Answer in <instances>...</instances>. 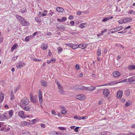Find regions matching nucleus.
I'll list each match as a JSON object with an SVG mask.
<instances>
[{"mask_svg":"<svg viewBox=\"0 0 135 135\" xmlns=\"http://www.w3.org/2000/svg\"><path fill=\"white\" fill-rule=\"evenodd\" d=\"M16 17L17 19L19 21L21 24L23 26H27L29 25V23L24 18L18 15H16Z\"/></svg>","mask_w":135,"mask_h":135,"instance_id":"nucleus-1","label":"nucleus"},{"mask_svg":"<svg viewBox=\"0 0 135 135\" xmlns=\"http://www.w3.org/2000/svg\"><path fill=\"white\" fill-rule=\"evenodd\" d=\"M29 103V100L28 98L27 97L24 98L20 100V105H28Z\"/></svg>","mask_w":135,"mask_h":135,"instance_id":"nucleus-2","label":"nucleus"},{"mask_svg":"<svg viewBox=\"0 0 135 135\" xmlns=\"http://www.w3.org/2000/svg\"><path fill=\"white\" fill-rule=\"evenodd\" d=\"M66 45L70 46L72 49H76L78 48V45L75 44H66Z\"/></svg>","mask_w":135,"mask_h":135,"instance_id":"nucleus-3","label":"nucleus"},{"mask_svg":"<svg viewBox=\"0 0 135 135\" xmlns=\"http://www.w3.org/2000/svg\"><path fill=\"white\" fill-rule=\"evenodd\" d=\"M42 92L41 90H39L38 92V97L39 102L41 104H42L43 100L42 98Z\"/></svg>","mask_w":135,"mask_h":135,"instance_id":"nucleus-4","label":"nucleus"},{"mask_svg":"<svg viewBox=\"0 0 135 135\" xmlns=\"http://www.w3.org/2000/svg\"><path fill=\"white\" fill-rule=\"evenodd\" d=\"M75 98L79 100H83L85 99L86 97L85 95L81 94L76 96Z\"/></svg>","mask_w":135,"mask_h":135,"instance_id":"nucleus-5","label":"nucleus"},{"mask_svg":"<svg viewBox=\"0 0 135 135\" xmlns=\"http://www.w3.org/2000/svg\"><path fill=\"white\" fill-rule=\"evenodd\" d=\"M103 93L104 96L107 97L109 94L110 92L109 90L107 89H105L103 90Z\"/></svg>","mask_w":135,"mask_h":135,"instance_id":"nucleus-6","label":"nucleus"},{"mask_svg":"<svg viewBox=\"0 0 135 135\" xmlns=\"http://www.w3.org/2000/svg\"><path fill=\"white\" fill-rule=\"evenodd\" d=\"M27 105H20V106L24 110L27 111H30V108Z\"/></svg>","mask_w":135,"mask_h":135,"instance_id":"nucleus-7","label":"nucleus"},{"mask_svg":"<svg viewBox=\"0 0 135 135\" xmlns=\"http://www.w3.org/2000/svg\"><path fill=\"white\" fill-rule=\"evenodd\" d=\"M122 27L121 26H120L117 27L113 29H112V33H113L114 32H116L119 31L122 29Z\"/></svg>","mask_w":135,"mask_h":135,"instance_id":"nucleus-8","label":"nucleus"},{"mask_svg":"<svg viewBox=\"0 0 135 135\" xmlns=\"http://www.w3.org/2000/svg\"><path fill=\"white\" fill-rule=\"evenodd\" d=\"M48 12L47 10H44L43 12H39V15H40L39 16L41 17L42 16H45L46 15V13H47Z\"/></svg>","mask_w":135,"mask_h":135,"instance_id":"nucleus-9","label":"nucleus"},{"mask_svg":"<svg viewBox=\"0 0 135 135\" xmlns=\"http://www.w3.org/2000/svg\"><path fill=\"white\" fill-rule=\"evenodd\" d=\"M123 92L122 90H119L117 93V96L118 99H120L123 95Z\"/></svg>","mask_w":135,"mask_h":135,"instance_id":"nucleus-10","label":"nucleus"},{"mask_svg":"<svg viewBox=\"0 0 135 135\" xmlns=\"http://www.w3.org/2000/svg\"><path fill=\"white\" fill-rule=\"evenodd\" d=\"M129 82L130 84H134L135 81V76L129 78Z\"/></svg>","mask_w":135,"mask_h":135,"instance_id":"nucleus-11","label":"nucleus"},{"mask_svg":"<svg viewBox=\"0 0 135 135\" xmlns=\"http://www.w3.org/2000/svg\"><path fill=\"white\" fill-rule=\"evenodd\" d=\"M24 112L23 111H20L18 112V115L22 118H26V116L24 114Z\"/></svg>","mask_w":135,"mask_h":135,"instance_id":"nucleus-12","label":"nucleus"},{"mask_svg":"<svg viewBox=\"0 0 135 135\" xmlns=\"http://www.w3.org/2000/svg\"><path fill=\"white\" fill-rule=\"evenodd\" d=\"M40 47L43 50H46L48 47V45L47 44L44 43L41 45Z\"/></svg>","mask_w":135,"mask_h":135,"instance_id":"nucleus-13","label":"nucleus"},{"mask_svg":"<svg viewBox=\"0 0 135 135\" xmlns=\"http://www.w3.org/2000/svg\"><path fill=\"white\" fill-rule=\"evenodd\" d=\"M88 44L82 43L81 44L78 45V47L82 49H84L87 46Z\"/></svg>","mask_w":135,"mask_h":135,"instance_id":"nucleus-14","label":"nucleus"},{"mask_svg":"<svg viewBox=\"0 0 135 135\" xmlns=\"http://www.w3.org/2000/svg\"><path fill=\"white\" fill-rule=\"evenodd\" d=\"M113 75L114 77H117L120 75V73L117 71H114L113 72Z\"/></svg>","mask_w":135,"mask_h":135,"instance_id":"nucleus-15","label":"nucleus"},{"mask_svg":"<svg viewBox=\"0 0 135 135\" xmlns=\"http://www.w3.org/2000/svg\"><path fill=\"white\" fill-rule=\"evenodd\" d=\"M30 100L31 102L32 103H35L36 102V100H37V99H35L34 98H33V96L31 94L30 95Z\"/></svg>","mask_w":135,"mask_h":135,"instance_id":"nucleus-16","label":"nucleus"},{"mask_svg":"<svg viewBox=\"0 0 135 135\" xmlns=\"http://www.w3.org/2000/svg\"><path fill=\"white\" fill-rule=\"evenodd\" d=\"M96 89V87L93 86H91L88 87L87 90L88 91H93Z\"/></svg>","mask_w":135,"mask_h":135,"instance_id":"nucleus-17","label":"nucleus"},{"mask_svg":"<svg viewBox=\"0 0 135 135\" xmlns=\"http://www.w3.org/2000/svg\"><path fill=\"white\" fill-rule=\"evenodd\" d=\"M56 10L57 11L60 12H63L65 11L63 8L58 7L56 8Z\"/></svg>","mask_w":135,"mask_h":135,"instance_id":"nucleus-18","label":"nucleus"},{"mask_svg":"<svg viewBox=\"0 0 135 135\" xmlns=\"http://www.w3.org/2000/svg\"><path fill=\"white\" fill-rule=\"evenodd\" d=\"M58 30L61 31H64L65 30V27L63 25H61L60 27H57Z\"/></svg>","mask_w":135,"mask_h":135,"instance_id":"nucleus-19","label":"nucleus"},{"mask_svg":"<svg viewBox=\"0 0 135 135\" xmlns=\"http://www.w3.org/2000/svg\"><path fill=\"white\" fill-rule=\"evenodd\" d=\"M124 22L125 23L127 22L129 23L132 20V18L131 17H130V18H124Z\"/></svg>","mask_w":135,"mask_h":135,"instance_id":"nucleus-20","label":"nucleus"},{"mask_svg":"<svg viewBox=\"0 0 135 135\" xmlns=\"http://www.w3.org/2000/svg\"><path fill=\"white\" fill-rule=\"evenodd\" d=\"M79 90H87L88 87L82 85H80L79 86Z\"/></svg>","mask_w":135,"mask_h":135,"instance_id":"nucleus-21","label":"nucleus"},{"mask_svg":"<svg viewBox=\"0 0 135 135\" xmlns=\"http://www.w3.org/2000/svg\"><path fill=\"white\" fill-rule=\"evenodd\" d=\"M127 68L129 70L135 69V66L133 65H130L128 66Z\"/></svg>","mask_w":135,"mask_h":135,"instance_id":"nucleus-22","label":"nucleus"},{"mask_svg":"<svg viewBox=\"0 0 135 135\" xmlns=\"http://www.w3.org/2000/svg\"><path fill=\"white\" fill-rule=\"evenodd\" d=\"M118 22L120 24H122L123 23H125L124 20V18H122L121 19L119 20L118 21Z\"/></svg>","mask_w":135,"mask_h":135,"instance_id":"nucleus-23","label":"nucleus"},{"mask_svg":"<svg viewBox=\"0 0 135 135\" xmlns=\"http://www.w3.org/2000/svg\"><path fill=\"white\" fill-rule=\"evenodd\" d=\"M128 14H132L133 15H135V11H134L132 9L131 10H129L128 12Z\"/></svg>","mask_w":135,"mask_h":135,"instance_id":"nucleus-24","label":"nucleus"},{"mask_svg":"<svg viewBox=\"0 0 135 135\" xmlns=\"http://www.w3.org/2000/svg\"><path fill=\"white\" fill-rule=\"evenodd\" d=\"M18 46L17 44L14 45L12 47L11 49L12 51H13L14 49H16Z\"/></svg>","mask_w":135,"mask_h":135,"instance_id":"nucleus-25","label":"nucleus"},{"mask_svg":"<svg viewBox=\"0 0 135 135\" xmlns=\"http://www.w3.org/2000/svg\"><path fill=\"white\" fill-rule=\"evenodd\" d=\"M30 123L26 121H24L22 122L21 123L22 125H24L25 126L28 125L30 124Z\"/></svg>","mask_w":135,"mask_h":135,"instance_id":"nucleus-26","label":"nucleus"},{"mask_svg":"<svg viewBox=\"0 0 135 135\" xmlns=\"http://www.w3.org/2000/svg\"><path fill=\"white\" fill-rule=\"evenodd\" d=\"M4 98V95L2 94H0V103L1 102Z\"/></svg>","mask_w":135,"mask_h":135,"instance_id":"nucleus-27","label":"nucleus"},{"mask_svg":"<svg viewBox=\"0 0 135 135\" xmlns=\"http://www.w3.org/2000/svg\"><path fill=\"white\" fill-rule=\"evenodd\" d=\"M79 86L75 85L73 86L72 88L74 90H79Z\"/></svg>","mask_w":135,"mask_h":135,"instance_id":"nucleus-28","label":"nucleus"},{"mask_svg":"<svg viewBox=\"0 0 135 135\" xmlns=\"http://www.w3.org/2000/svg\"><path fill=\"white\" fill-rule=\"evenodd\" d=\"M23 65L21 63H19L17 65V67L18 68L20 69L23 66Z\"/></svg>","mask_w":135,"mask_h":135,"instance_id":"nucleus-29","label":"nucleus"},{"mask_svg":"<svg viewBox=\"0 0 135 135\" xmlns=\"http://www.w3.org/2000/svg\"><path fill=\"white\" fill-rule=\"evenodd\" d=\"M58 53H60L62 52L63 50L62 48L60 47H58L57 48Z\"/></svg>","mask_w":135,"mask_h":135,"instance_id":"nucleus-30","label":"nucleus"},{"mask_svg":"<svg viewBox=\"0 0 135 135\" xmlns=\"http://www.w3.org/2000/svg\"><path fill=\"white\" fill-rule=\"evenodd\" d=\"M86 25V23H83L79 25V27L81 28H83L85 27V25Z\"/></svg>","mask_w":135,"mask_h":135,"instance_id":"nucleus-31","label":"nucleus"},{"mask_svg":"<svg viewBox=\"0 0 135 135\" xmlns=\"http://www.w3.org/2000/svg\"><path fill=\"white\" fill-rule=\"evenodd\" d=\"M42 85L44 87L46 86L47 85V83L44 81L42 82Z\"/></svg>","mask_w":135,"mask_h":135,"instance_id":"nucleus-32","label":"nucleus"},{"mask_svg":"<svg viewBox=\"0 0 135 135\" xmlns=\"http://www.w3.org/2000/svg\"><path fill=\"white\" fill-rule=\"evenodd\" d=\"M2 116H3V118H4V119H6L7 118L8 116L7 115L6 113H4L2 115Z\"/></svg>","mask_w":135,"mask_h":135,"instance_id":"nucleus-33","label":"nucleus"},{"mask_svg":"<svg viewBox=\"0 0 135 135\" xmlns=\"http://www.w3.org/2000/svg\"><path fill=\"white\" fill-rule=\"evenodd\" d=\"M21 10V12L22 13H23L25 12L26 10V9L25 8H23L22 9H21L20 10Z\"/></svg>","mask_w":135,"mask_h":135,"instance_id":"nucleus-34","label":"nucleus"},{"mask_svg":"<svg viewBox=\"0 0 135 135\" xmlns=\"http://www.w3.org/2000/svg\"><path fill=\"white\" fill-rule=\"evenodd\" d=\"M35 20L36 21L38 22L39 23H40L41 22V21L40 20L39 18L38 17H36L35 18Z\"/></svg>","mask_w":135,"mask_h":135,"instance_id":"nucleus-35","label":"nucleus"},{"mask_svg":"<svg viewBox=\"0 0 135 135\" xmlns=\"http://www.w3.org/2000/svg\"><path fill=\"white\" fill-rule=\"evenodd\" d=\"M13 113V111L12 110H10L9 112V116H10V117H12V116Z\"/></svg>","mask_w":135,"mask_h":135,"instance_id":"nucleus-36","label":"nucleus"},{"mask_svg":"<svg viewBox=\"0 0 135 135\" xmlns=\"http://www.w3.org/2000/svg\"><path fill=\"white\" fill-rule=\"evenodd\" d=\"M101 50H100L99 49H98L97 52V55L98 56H100L101 54Z\"/></svg>","mask_w":135,"mask_h":135,"instance_id":"nucleus-37","label":"nucleus"},{"mask_svg":"<svg viewBox=\"0 0 135 135\" xmlns=\"http://www.w3.org/2000/svg\"><path fill=\"white\" fill-rule=\"evenodd\" d=\"M58 128L59 129H60L61 130H62V131H63V130L66 131V128H65L64 127H59Z\"/></svg>","mask_w":135,"mask_h":135,"instance_id":"nucleus-38","label":"nucleus"},{"mask_svg":"<svg viewBox=\"0 0 135 135\" xmlns=\"http://www.w3.org/2000/svg\"><path fill=\"white\" fill-rule=\"evenodd\" d=\"M75 69L76 70H78L80 69V67L79 65L78 64H76L75 66Z\"/></svg>","mask_w":135,"mask_h":135,"instance_id":"nucleus-39","label":"nucleus"},{"mask_svg":"<svg viewBox=\"0 0 135 135\" xmlns=\"http://www.w3.org/2000/svg\"><path fill=\"white\" fill-rule=\"evenodd\" d=\"M109 19H110V18L108 17L106 18H105L103 19V20L102 21L103 22H105V21H107L109 20Z\"/></svg>","mask_w":135,"mask_h":135,"instance_id":"nucleus-40","label":"nucleus"},{"mask_svg":"<svg viewBox=\"0 0 135 135\" xmlns=\"http://www.w3.org/2000/svg\"><path fill=\"white\" fill-rule=\"evenodd\" d=\"M74 118L80 120L81 117H78L77 116H75L74 117Z\"/></svg>","mask_w":135,"mask_h":135,"instance_id":"nucleus-41","label":"nucleus"},{"mask_svg":"<svg viewBox=\"0 0 135 135\" xmlns=\"http://www.w3.org/2000/svg\"><path fill=\"white\" fill-rule=\"evenodd\" d=\"M130 102H129V101L127 102H126V103L125 104V106L126 107H127L129 105H130Z\"/></svg>","mask_w":135,"mask_h":135,"instance_id":"nucleus-42","label":"nucleus"},{"mask_svg":"<svg viewBox=\"0 0 135 135\" xmlns=\"http://www.w3.org/2000/svg\"><path fill=\"white\" fill-rule=\"evenodd\" d=\"M65 110H62L61 112V113L62 114H65L66 113V112Z\"/></svg>","mask_w":135,"mask_h":135,"instance_id":"nucleus-43","label":"nucleus"},{"mask_svg":"<svg viewBox=\"0 0 135 135\" xmlns=\"http://www.w3.org/2000/svg\"><path fill=\"white\" fill-rule=\"evenodd\" d=\"M107 133L105 132H101L99 135H106Z\"/></svg>","mask_w":135,"mask_h":135,"instance_id":"nucleus-44","label":"nucleus"},{"mask_svg":"<svg viewBox=\"0 0 135 135\" xmlns=\"http://www.w3.org/2000/svg\"><path fill=\"white\" fill-rule=\"evenodd\" d=\"M30 40V39L29 38V37L27 36H26L25 39V41L26 42H28Z\"/></svg>","mask_w":135,"mask_h":135,"instance_id":"nucleus-45","label":"nucleus"},{"mask_svg":"<svg viewBox=\"0 0 135 135\" xmlns=\"http://www.w3.org/2000/svg\"><path fill=\"white\" fill-rule=\"evenodd\" d=\"M80 128L79 127H76L74 129V130L75 132H78V129Z\"/></svg>","mask_w":135,"mask_h":135,"instance_id":"nucleus-46","label":"nucleus"},{"mask_svg":"<svg viewBox=\"0 0 135 135\" xmlns=\"http://www.w3.org/2000/svg\"><path fill=\"white\" fill-rule=\"evenodd\" d=\"M19 86H17L14 89V91H15V92H16L17 90L19 89Z\"/></svg>","mask_w":135,"mask_h":135,"instance_id":"nucleus-47","label":"nucleus"},{"mask_svg":"<svg viewBox=\"0 0 135 135\" xmlns=\"http://www.w3.org/2000/svg\"><path fill=\"white\" fill-rule=\"evenodd\" d=\"M15 98L13 94H12L11 95V98L10 99L11 100H13Z\"/></svg>","mask_w":135,"mask_h":135,"instance_id":"nucleus-48","label":"nucleus"},{"mask_svg":"<svg viewBox=\"0 0 135 135\" xmlns=\"http://www.w3.org/2000/svg\"><path fill=\"white\" fill-rule=\"evenodd\" d=\"M126 96H129L130 94V93L129 91H127L126 92Z\"/></svg>","mask_w":135,"mask_h":135,"instance_id":"nucleus-49","label":"nucleus"},{"mask_svg":"<svg viewBox=\"0 0 135 135\" xmlns=\"http://www.w3.org/2000/svg\"><path fill=\"white\" fill-rule=\"evenodd\" d=\"M129 80V78L128 79H124L122 81V82H129V80Z\"/></svg>","mask_w":135,"mask_h":135,"instance_id":"nucleus-50","label":"nucleus"},{"mask_svg":"<svg viewBox=\"0 0 135 135\" xmlns=\"http://www.w3.org/2000/svg\"><path fill=\"white\" fill-rule=\"evenodd\" d=\"M33 60L34 61H41V60L38 59H37L36 58H34L33 59Z\"/></svg>","mask_w":135,"mask_h":135,"instance_id":"nucleus-51","label":"nucleus"},{"mask_svg":"<svg viewBox=\"0 0 135 135\" xmlns=\"http://www.w3.org/2000/svg\"><path fill=\"white\" fill-rule=\"evenodd\" d=\"M60 108L62 110H65L66 109V108L65 107L61 106L60 107Z\"/></svg>","mask_w":135,"mask_h":135,"instance_id":"nucleus-52","label":"nucleus"},{"mask_svg":"<svg viewBox=\"0 0 135 135\" xmlns=\"http://www.w3.org/2000/svg\"><path fill=\"white\" fill-rule=\"evenodd\" d=\"M4 120V118H3V116L2 115L0 114V120Z\"/></svg>","mask_w":135,"mask_h":135,"instance_id":"nucleus-53","label":"nucleus"},{"mask_svg":"<svg viewBox=\"0 0 135 135\" xmlns=\"http://www.w3.org/2000/svg\"><path fill=\"white\" fill-rule=\"evenodd\" d=\"M126 31L124 30L121 31L120 32H118V33H124L126 32Z\"/></svg>","mask_w":135,"mask_h":135,"instance_id":"nucleus-54","label":"nucleus"},{"mask_svg":"<svg viewBox=\"0 0 135 135\" xmlns=\"http://www.w3.org/2000/svg\"><path fill=\"white\" fill-rule=\"evenodd\" d=\"M70 24L71 26H74L75 24V22L73 21H71L70 22Z\"/></svg>","mask_w":135,"mask_h":135,"instance_id":"nucleus-55","label":"nucleus"},{"mask_svg":"<svg viewBox=\"0 0 135 135\" xmlns=\"http://www.w3.org/2000/svg\"><path fill=\"white\" fill-rule=\"evenodd\" d=\"M63 22L65 21L66 20V18L65 17H63L62 19H61Z\"/></svg>","mask_w":135,"mask_h":135,"instance_id":"nucleus-56","label":"nucleus"},{"mask_svg":"<svg viewBox=\"0 0 135 135\" xmlns=\"http://www.w3.org/2000/svg\"><path fill=\"white\" fill-rule=\"evenodd\" d=\"M128 135H135V133H132V132H129Z\"/></svg>","mask_w":135,"mask_h":135,"instance_id":"nucleus-57","label":"nucleus"},{"mask_svg":"<svg viewBox=\"0 0 135 135\" xmlns=\"http://www.w3.org/2000/svg\"><path fill=\"white\" fill-rule=\"evenodd\" d=\"M102 100H100L99 101L98 104L99 105H101L102 103Z\"/></svg>","mask_w":135,"mask_h":135,"instance_id":"nucleus-58","label":"nucleus"},{"mask_svg":"<svg viewBox=\"0 0 135 135\" xmlns=\"http://www.w3.org/2000/svg\"><path fill=\"white\" fill-rule=\"evenodd\" d=\"M60 93L61 94H63L64 92V91L62 89V88L61 89H60Z\"/></svg>","mask_w":135,"mask_h":135,"instance_id":"nucleus-59","label":"nucleus"},{"mask_svg":"<svg viewBox=\"0 0 135 135\" xmlns=\"http://www.w3.org/2000/svg\"><path fill=\"white\" fill-rule=\"evenodd\" d=\"M30 133V132L28 131H26L24 133V134H29Z\"/></svg>","mask_w":135,"mask_h":135,"instance_id":"nucleus-60","label":"nucleus"},{"mask_svg":"<svg viewBox=\"0 0 135 135\" xmlns=\"http://www.w3.org/2000/svg\"><path fill=\"white\" fill-rule=\"evenodd\" d=\"M40 126L44 128L45 127V125L41 123L40 124Z\"/></svg>","mask_w":135,"mask_h":135,"instance_id":"nucleus-61","label":"nucleus"},{"mask_svg":"<svg viewBox=\"0 0 135 135\" xmlns=\"http://www.w3.org/2000/svg\"><path fill=\"white\" fill-rule=\"evenodd\" d=\"M77 14H78V15H81V12L80 11H78L77 12Z\"/></svg>","mask_w":135,"mask_h":135,"instance_id":"nucleus-62","label":"nucleus"},{"mask_svg":"<svg viewBox=\"0 0 135 135\" xmlns=\"http://www.w3.org/2000/svg\"><path fill=\"white\" fill-rule=\"evenodd\" d=\"M17 57H18L17 56H13V57L12 58V59L14 60H15L16 59H17Z\"/></svg>","mask_w":135,"mask_h":135,"instance_id":"nucleus-63","label":"nucleus"},{"mask_svg":"<svg viewBox=\"0 0 135 135\" xmlns=\"http://www.w3.org/2000/svg\"><path fill=\"white\" fill-rule=\"evenodd\" d=\"M54 13L52 11L50 10V11L49 14L52 16V15Z\"/></svg>","mask_w":135,"mask_h":135,"instance_id":"nucleus-64","label":"nucleus"}]
</instances>
